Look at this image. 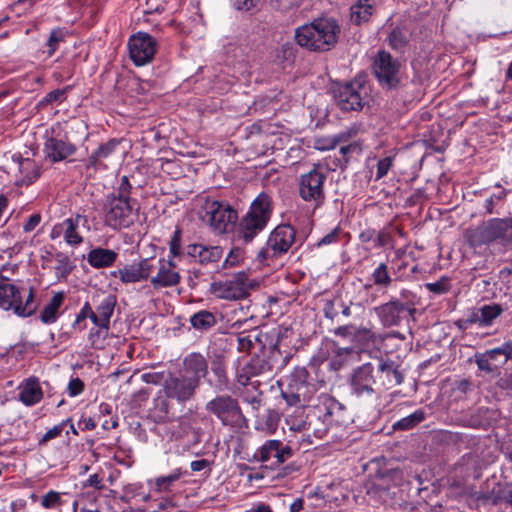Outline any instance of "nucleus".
Instances as JSON below:
<instances>
[{
    "label": "nucleus",
    "mask_w": 512,
    "mask_h": 512,
    "mask_svg": "<svg viewBox=\"0 0 512 512\" xmlns=\"http://www.w3.org/2000/svg\"><path fill=\"white\" fill-rule=\"evenodd\" d=\"M133 186L128 176H122L114 190L106 195L103 203L104 223L120 230L132 226L139 215L138 201L131 197Z\"/></svg>",
    "instance_id": "nucleus-1"
},
{
    "label": "nucleus",
    "mask_w": 512,
    "mask_h": 512,
    "mask_svg": "<svg viewBox=\"0 0 512 512\" xmlns=\"http://www.w3.org/2000/svg\"><path fill=\"white\" fill-rule=\"evenodd\" d=\"M340 27L332 18H319L295 31L297 43L311 51L325 52L337 43Z\"/></svg>",
    "instance_id": "nucleus-2"
},
{
    "label": "nucleus",
    "mask_w": 512,
    "mask_h": 512,
    "mask_svg": "<svg viewBox=\"0 0 512 512\" xmlns=\"http://www.w3.org/2000/svg\"><path fill=\"white\" fill-rule=\"evenodd\" d=\"M465 239L473 249L499 244L512 245V217L491 218L465 231Z\"/></svg>",
    "instance_id": "nucleus-3"
},
{
    "label": "nucleus",
    "mask_w": 512,
    "mask_h": 512,
    "mask_svg": "<svg viewBox=\"0 0 512 512\" xmlns=\"http://www.w3.org/2000/svg\"><path fill=\"white\" fill-rule=\"evenodd\" d=\"M308 378L309 372L305 367H295L285 383L278 382L281 397L288 406L304 408L310 405L317 393V387Z\"/></svg>",
    "instance_id": "nucleus-4"
},
{
    "label": "nucleus",
    "mask_w": 512,
    "mask_h": 512,
    "mask_svg": "<svg viewBox=\"0 0 512 512\" xmlns=\"http://www.w3.org/2000/svg\"><path fill=\"white\" fill-rule=\"evenodd\" d=\"M272 199L265 192L260 193L251 203L249 210L239 223V234L246 243L251 242L263 231L272 216Z\"/></svg>",
    "instance_id": "nucleus-5"
},
{
    "label": "nucleus",
    "mask_w": 512,
    "mask_h": 512,
    "mask_svg": "<svg viewBox=\"0 0 512 512\" xmlns=\"http://www.w3.org/2000/svg\"><path fill=\"white\" fill-rule=\"evenodd\" d=\"M372 73L385 90L398 89L405 80V62L386 50H379L373 58Z\"/></svg>",
    "instance_id": "nucleus-6"
},
{
    "label": "nucleus",
    "mask_w": 512,
    "mask_h": 512,
    "mask_svg": "<svg viewBox=\"0 0 512 512\" xmlns=\"http://www.w3.org/2000/svg\"><path fill=\"white\" fill-rule=\"evenodd\" d=\"M168 259L161 258L158 261V271L150 277V282L155 289L174 287L180 283V274L176 269L175 257L182 255V230L176 228L169 242Z\"/></svg>",
    "instance_id": "nucleus-7"
},
{
    "label": "nucleus",
    "mask_w": 512,
    "mask_h": 512,
    "mask_svg": "<svg viewBox=\"0 0 512 512\" xmlns=\"http://www.w3.org/2000/svg\"><path fill=\"white\" fill-rule=\"evenodd\" d=\"M351 394L358 400L374 403L381 398L382 390L378 388L375 367L364 363L353 370L349 378Z\"/></svg>",
    "instance_id": "nucleus-8"
},
{
    "label": "nucleus",
    "mask_w": 512,
    "mask_h": 512,
    "mask_svg": "<svg viewBox=\"0 0 512 512\" xmlns=\"http://www.w3.org/2000/svg\"><path fill=\"white\" fill-rule=\"evenodd\" d=\"M342 410L341 404L335 399L322 396V404L313 406L307 413L308 435L313 434L316 438H323L330 426L338 422L335 414Z\"/></svg>",
    "instance_id": "nucleus-9"
},
{
    "label": "nucleus",
    "mask_w": 512,
    "mask_h": 512,
    "mask_svg": "<svg viewBox=\"0 0 512 512\" xmlns=\"http://www.w3.org/2000/svg\"><path fill=\"white\" fill-rule=\"evenodd\" d=\"M366 94L365 78L363 76H357L348 82L337 83L333 87L335 102L345 112L362 109Z\"/></svg>",
    "instance_id": "nucleus-10"
},
{
    "label": "nucleus",
    "mask_w": 512,
    "mask_h": 512,
    "mask_svg": "<svg viewBox=\"0 0 512 512\" xmlns=\"http://www.w3.org/2000/svg\"><path fill=\"white\" fill-rule=\"evenodd\" d=\"M203 220L217 233H226L237 220V211L227 202L207 199L203 205Z\"/></svg>",
    "instance_id": "nucleus-11"
},
{
    "label": "nucleus",
    "mask_w": 512,
    "mask_h": 512,
    "mask_svg": "<svg viewBox=\"0 0 512 512\" xmlns=\"http://www.w3.org/2000/svg\"><path fill=\"white\" fill-rule=\"evenodd\" d=\"M326 178V173L316 166L300 176L299 196L303 201L310 203L314 209L321 207L325 202L324 183Z\"/></svg>",
    "instance_id": "nucleus-12"
},
{
    "label": "nucleus",
    "mask_w": 512,
    "mask_h": 512,
    "mask_svg": "<svg viewBox=\"0 0 512 512\" xmlns=\"http://www.w3.org/2000/svg\"><path fill=\"white\" fill-rule=\"evenodd\" d=\"M205 410L219 419L223 426L233 427L244 418L238 400L228 394L217 395L208 401Z\"/></svg>",
    "instance_id": "nucleus-13"
},
{
    "label": "nucleus",
    "mask_w": 512,
    "mask_h": 512,
    "mask_svg": "<svg viewBox=\"0 0 512 512\" xmlns=\"http://www.w3.org/2000/svg\"><path fill=\"white\" fill-rule=\"evenodd\" d=\"M296 241V231L289 224L278 225L269 235L266 247L261 250L258 257L264 261L278 258L286 254Z\"/></svg>",
    "instance_id": "nucleus-14"
},
{
    "label": "nucleus",
    "mask_w": 512,
    "mask_h": 512,
    "mask_svg": "<svg viewBox=\"0 0 512 512\" xmlns=\"http://www.w3.org/2000/svg\"><path fill=\"white\" fill-rule=\"evenodd\" d=\"M416 301L402 302L392 298L389 302L375 307L374 311L384 327L399 326L407 316L414 318Z\"/></svg>",
    "instance_id": "nucleus-15"
},
{
    "label": "nucleus",
    "mask_w": 512,
    "mask_h": 512,
    "mask_svg": "<svg viewBox=\"0 0 512 512\" xmlns=\"http://www.w3.org/2000/svg\"><path fill=\"white\" fill-rule=\"evenodd\" d=\"M250 287L248 274L241 271L225 281L213 282L211 292L221 299L240 300L249 295Z\"/></svg>",
    "instance_id": "nucleus-16"
},
{
    "label": "nucleus",
    "mask_w": 512,
    "mask_h": 512,
    "mask_svg": "<svg viewBox=\"0 0 512 512\" xmlns=\"http://www.w3.org/2000/svg\"><path fill=\"white\" fill-rule=\"evenodd\" d=\"M129 56L136 66L150 63L157 50V41L145 32L132 35L128 41Z\"/></svg>",
    "instance_id": "nucleus-17"
},
{
    "label": "nucleus",
    "mask_w": 512,
    "mask_h": 512,
    "mask_svg": "<svg viewBox=\"0 0 512 512\" xmlns=\"http://www.w3.org/2000/svg\"><path fill=\"white\" fill-rule=\"evenodd\" d=\"M199 386L180 372L177 375H170L163 384V391L167 399L175 400L184 404L192 400Z\"/></svg>",
    "instance_id": "nucleus-18"
},
{
    "label": "nucleus",
    "mask_w": 512,
    "mask_h": 512,
    "mask_svg": "<svg viewBox=\"0 0 512 512\" xmlns=\"http://www.w3.org/2000/svg\"><path fill=\"white\" fill-rule=\"evenodd\" d=\"M179 372L200 387L202 380L209 374L208 357L200 352L188 353L182 359Z\"/></svg>",
    "instance_id": "nucleus-19"
},
{
    "label": "nucleus",
    "mask_w": 512,
    "mask_h": 512,
    "mask_svg": "<svg viewBox=\"0 0 512 512\" xmlns=\"http://www.w3.org/2000/svg\"><path fill=\"white\" fill-rule=\"evenodd\" d=\"M293 456V450L289 445L280 440L266 441L256 452L255 457L261 462L272 460L271 467L279 466Z\"/></svg>",
    "instance_id": "nucleus-20"
},
{
    "label": "nucleus",
    "mask_w": 512,
    "mask_h": 512,
    "mask_svg": "<svg viewBox=\"0 0 512 512\" xmlns=\"http://www.w3.org/2000/svg\"><path fill=\"white\" fill-rule=\"evenodd\" d=\"M182 253L193 258L201 266L213 268L218 267V263L223 257V248L193 243L188 244Z\"/></svg>",
    "instance_id": "nucleus-21"
},
{
    "label": "nucleus",
    "mask_w": 512,
    "mask_h": 512,
    "mask_svg": "<svg viewBox=\"0 0 512 512\" xmlns=\"http://www.w3.org/2000/svg\"><path fill=\"white\" fill-rule=\"evenodd\" d=\"M398 365L390 359H379L375 378L379 389L388 390L402 384L404 376Z\"/></svg>",
    "instance_id": "nucleus-22"
},
{
    "label": "nucleus",
    "mask_w": 512,
    "mask_h": 512,
    "mask_svg": "<svg viewBox=\"0 0 512 512\" xmlns=\"http://www.w3.org/2000/svg\"><path fill=\"white\" fill-rule=\"evenodd\" d=\"M153 266L148 259L138 263L127 264L122 268L111 271L110 275L119 278L123 284L137 283L147 280L152 273Z\"/></svg>",
    "instance_id": "nucleus-23"
},
{
    "label": "nucleus",
    "mask_w": 512,
    "mask_h": 512,
    "mask_svg": "<svg viewBox=\"0 0 512 512\" xmlns=\"http://www.w3.org/2000/svg\"><path fill=\"white\" fill-rule=\"evenodd\" d=\"M76 146L61 138H48L44 145V152L47 159L51 162H60L73 155Z\"/></svg>",
    "instance_id": "nucleus-24"
},
{
    "label": "nucleus",
    "mask_w": 512,
    "mask_h": 512,
    "mask_svg": "<svg viewBox=\"0 0 512 512\" xmlns=\"http://www.w3.org/2000/svg\"><path fill=\"white\" fill-rule=\"evenodd\" d=\"M88 223L86 216L77 214L75 217L63 221L61 227L64 229V239L71 246H78L83 242V237L79 234L80 225Z\"/></svg>",
    "instance_id": "nucleus-25"
},
{
    "label": "nucleus",
    "mask_w": 512,
    "mask_h": 512,
    "mask_svg": "<svg viewBox=\"0 0 512 512\" xmlns=\"http://www.w3.org/2000/svg\"><path fill=\"white\" fill-rule=\"evenodd\" d=\"M376 11V0H358L350 8L351 22L361 25L369 22Z\"/></svg>",
    "instance_id": "nucleus-26"
},
{
    "label": "nucleus",
    "mask_w": 512,
    "mask_h": 512,
    "mask_svg": "<svg viewBox=\"0 0 512 512\" xmlns=\"http://www.w3.org/2000/svg\"><path fill=\"white\" fill-rule=\"evenodd\" d=\"M118 257V253L111 249L97 247L87 254V262L93 268H106L112 266Z\"/></svg>",
    "instance_id": "nucleus-27"
},
{
    "label": "nucleus",
    "mask_w": 512,
    "mask_h": 512,
    "mask_svg": "<svg viewBox=\"0 0 512 512\" xmlns=\"http://www.w3.org/2000/svg\"><path fill=\"white\" fill-rule=\"evenodd\" d=\"M18 297L19 289L0 274V307L4 310H14Z\"/></svg>",
    "instance_id": "nucleus-28"
},
{
    "label": "nucleus",
    "mask_w": 512,
    "mask_h": 512,
    "mask_svg": "<svg viewBox=\"0 0 512 512\" xmlns=\"http://www.w3.org/2000/svg\"><path fill=\"white\" fill-rule=\"evenodd\" d=\"M42 397L43 392L36 378L28 379L19 393V400L26 406H33L39 403Z\"/></svg>",
    "instance_id": "nucleus-29"
},
{
    "label": "nucleus",
    "mask_w": 512,
    "mask_h": 512,
    "mask_svg": "<svg viewBox=\"0 0 512 512\" xmlns=\"http://www.w3.org/2000/svg\"><path fill=\"white\" fill-rule=\"evenodd\" d=\"M205 420L206 417L200 415L182 416L180 418V427L187 434H191L193 444H199L202 441L203 429L197 424Z\"/></svg>",
    "instance_id": "nucleus-30"
},
{
    "label": "nucleus",
    "mask_w": 512,
    "mask_h": 512,
    "mask_svg": "<svg viewBox=\"0 0 512 512\" xmlns=\"http://www.w3.org/2000/svg\"><path fill=\"white\" fill-rule=\"evenodd\" d=\"M189 322L193 329L203 333L217 324V318L214 313L208 310H200L190 317Z\"/></svg>",
    "instance_id": "nucleus-31"
},
{
    "label": "nucleus",
    "mask_w": 512,
    "mask_h": 512,
    "mask_svg": "<svg viewBox=\"0 0 512 512\" xmlns=\"http://www.w3.org/2000/svg\"><path fill=\"white\" fill-rule=\"evenodd\" d=\"M64 299V292H57L53 295L40 314V319L44 324H52L57 320V313Z\"/></svg>",
    "instance_id": "nucleus-32"
},
{
    "label": "nucleus",
    "mask_w": 512,
    "mask_h": 512,
    "mask_svg": "<svg viewBox=\"0 0 512 512\" xmlns=\"http://www.w3.org/2000/svg\"><path fill=\"white\" fill-rule=\"evenodd\" d=\"M246 371L248 374L254 375L255 377H271L274 374L264 353L252 357L249 362L246 363Z\"/></svg>",
    "instance_id": "nucleus-33"
},
{
    "label": "nucleus",
    "mask_w": 512,
    "mask_h": 512,
    "mask_svg": "<svg viewBox=\"0 0 512 512\" xmlns=\"http://www.w3.org/2000/svg\"><path fill=\"white\" fill-rule=\"evenodd\" d=\"M269 365L274 373L282 370L289 362L291 355L288 352L283 353L280 350L278 342L269 348L267 352H264Z\"/></svg>",
    "instance_id": "nucleus-34"
},
{
    "label": "nucleus",
    "mask_w": 512,
    "mask_h": 512,
    "mask_svg": "<svg viewBox=\"0 0 512 512\" xmlns=\"http://www.w3.org/2000/svg\"><path fill=\"white\" fill-rule=\"evenodd\" d=\"M479 311L481 328H487L494 324V321L502 315L504 309L498 303H491L479 307Z\"/></svg>",
    "instance_id": "nucleus-35"
},
{
    "label": "nucleus",
    "mask_w": 512,
    "mask_h": 512,
    "mask_svg": "<svg viewBox=\"0 0 512 512\" xmlns=\"http://www.w3.org/2000/svg\"><path fill=\"white\" fill-rule=\"evenodd\" d=\"M350 137L347 132H341L336 135L321 136L315 139V148L321 151L334 149L338 144L346 142Z\"/></svg>",
    "instance_id": "nucleus-36"
},
{
    "label": "nucleus",
    "mask_w": 512,
    "mask_h": 512,
    "mask_svg": "<svg viewBox=\"0 0 512 512\" xmlns=\"http://www.w3.org/2000/svg\"><path fill=\"white\" fill-rule=\"evenodd\" d=\"M426 418V413L423 409H418L414 411L412 414L403 417L402 419L396 421L392 428L394 430H400V431H407L414 427H416L418 424L423 422Z\"/></svg>",
    "instance_id": "nucleus-37"
},
{
    "label": "nucleus",
    "mask_w": 512,
    "mask_h": 512,
    "mask_svg": "<svg viewBox=\"0 0 512 512\" xmlns=\"http://www.w3.org/2000/svg\"><path fill=\"white\" fill-rule=\"evenodd\" d=\"M237 341L240 352H250L257 342L262 345L261 333L257 329H253L248 333L241 332L238 335Z\"/></svg>",
    "instance_id": "nucleus-38"
},
{
    "label": "nucleus",
    "mask_w": 512,
    "mask_h": 512,
    "mask_svg": "<svg viewBox=\"0 0 512 512\" xmlns=\"http://www.w3.org/2000/svg\"><path fill=\"white\" fill-rule=\"evenodd\" d=\"M37 307L38 306L34 301V289L31 287L24 303L22 302L21 295L19 294L17 303H15L14 312L19 316L28 317L34 314Z\"/></svg>",
    "instance_id": "nucleus-39"
},
{
    "label": "nucleus",
    "mask_w": 512,
    "mask_h": 512,
    "mask_svg": "<svg viewBox=\"0 0 512 512\" xmlns=\"http://www.w3.org/2000/svg\"><path fill=\"white\" fill-rule=\"evenodd\" d=\"M119 141L111 139L108 142L101 144L99 148L90 156L91 164L97 165L103 160L109 158L115 151Z\"/></svg>",
    "instance_id": "nucleus-40"
},
{
    "label": "nucleus",
    "mask_w": 512,
    "mask_h": 512,
    "mask_svg": "<svg viewBox=\"0 0 512 512\" xmlns=\"http://www.w3.org/2000/svg\"><path fill=\"white\" fill-rule=\"evenodd\" d=\"M387 40L392 49L401 52L408 45L409 36L406 30L396 27L389 33Z\"/></svg>",
    "instance_id": "nucleus-41"
},
{
    "label": "nucleus",
    "mask_w": 512,
    "mask_h": 512,
    "mask_svg": "<svg viewBox=\"0 0 512 512\" xmlns=\"http://www.w3.org/2000/svg\"><path fill=\"white\" fill-rule=\"evenodd\" d=\"M371 278L376 286L382 288H388L393 281L386 263H380L372 272Z\"/></svg>",
    "instance_id": "nucleus-42"
},
{
    "label": "nucleus",
    "mask_w": 512,
    "mask_h": 512,
    "mask_svg": "<svg viewBox=\"0 0 512 512\" xmlns=\"http://www.w3.org/2000/svg\"><path fill=\"white\" fill-rule=\"evenodd\" d=\"M212 372L216 378L214 387L217 391L222 392L229 387V378L226 367L223 363H213Z\"/></svg>",
    "instance_id": "nucleus-43"
},
{
    "label": "nucleus",
    "mask_w": 512,
    "mask_h": 512,
    "mask_svg": "<svg viewBox=\"0 0 512 512\" xmlns=\"http://www.w3.org/2000/svg\"><path fill=\"white\" fill-rule=\"evenodd\" d=\"M116 299L112 295L104 297L97 306L96 312L100 315L101 322H106L109 325L110 318L114 312Z\"/></svg>",
    "instance_id": "nucleus-44"
},
{
    "label": "nucleus",
    "mask_w": 512,
    "mask_h": 512,
    "mask_svg": "<svg viewBox=\"0 0 512 512\" xmlns=\"http://www.w3.org/2000/svg\"><path fill=\"white\" fill-rule=\"evenodd\" d=\"M70 90V86H67L63 89H55L48 94L44 98H42L37 103L38 109H45L47 106L52 105L53 103H61L66 99V94Z\"/></svg>",
    "instance_id": "nucleus-45"
},
{
    "label": "nucleus",
    "mask_w": 512,
    "mask_h": 512,
    "mask_svg": "<svg viewBox=\"0 0 512 512\" xmlns=\"http://www.w3.org/2000/svg\"><path fill=\"white\" fill-rule=\"evenodd\" d=\"M55 272L56 276L60 278H66L72 271V265L67 255L59 252L55 255Z\"/></svg>",
    "instance_id": "nucleus-46"
},
{
    "label": "nucleus",
    "mask_w": 512,
    "mask_h": 512,
    "mask_svg": "<svg viewBox=\"0 0 512 512\" xmlns=\"http://www.w3.org/2000/svg\"><path fill=\"white\" fill-rule=\"evenodd\" d=\"M20 171L24 173L27 184L33 183L40 176V170L34 161L25 159L20 163Z\"/></svg>",
    "instance_id": "nucleus-47"
},
{
    "label": "nucleus",
    "mask_w": 512,
    "mask_h": 512,
    "mask_svg": "<svg viewBox=\"0 0 512 512\" xmlns=\"http://www.w3.org/2000/svg\"><path fill=\"white\" fill-rule=\"evenodd\" d=\"M354 348L353 347H343L337 348L335 350V355L331 359L330 365L334 370H339L353 355Z\"/></svg>",
    "instance_id": "nucleus-48"
},
{
    "label": "nucleus",
    "mask_w": 512,
    "mask_h": 512,
    "mask_svg": "<svg viewBox=\"0 0 512 512\" xmlns=\"http://www.w3.org/2000/svg\"><path fill=\"white\" fill-rule=\"evenodd\" d=\"M65 32L62 29H54L51 31L50 36L46 42L47 50L45 51L48 57L54 55L57 51L59 44L64 41Z\"/></svg>",
    "instance_id": "nucleus-49"
},
{
    "label": "nucleus",
    "mask_w": 512,
    "mask_h": 512,
    "mask_svg": "<svg viewBox=\"0 0 512 512\" xmlns=\"http://www.w3.org/2000/svg\"><path fill=\"white\" fill-rule=\"evenodd\" d=\"M280 421V414L275 410H268L264 416L263 422L260 424L261 429L269 433H274L277 430Z\"/></svg>",
    "instance_id": "nucleus-50"
},
{
    "label": "nucleus",
    "mask_w": 512,
    "mask_h": 512,
    "mask_svg": "<svg viewBox=\"0 0 512 512\" xmlns=\"http://www.w3.org/2000/svg\"><path fill=\"white\" fill-rule=\"evenodd\" d=\"M506 194L507 193L505 189L497 187V192L493 193L489 198L485 200L484 208L486 212L488 214L494 213L495 207L505 199Z\"/></svg>",
    "instance_id": "nucleus-51"
},
{
    "label": "nucleus",
    "mask_w": 512,
    "mask_h": 512,
    "mask_svg": "<svg viewBox=\"0 0 512 512\" xmlns=\"http://www.w3.org/2000/svg\"><path fill=\"white\" fill-rule=\"evenodd\" d=\"M61 505V494L54 490L48 491L41 499V506L46 509H53Z\"/></svg>",
    "instance_id": "nucleus-52"
},
{
    "label": "nucleus",
    "mask_w": 512,
    "mask_h": 512,
    "mask_svg": "<svg viewBox=\"0 0 512 512\" xmlns=\"http://www.w3.org/2000/svg\"><path fill=\"white\" fill-rule=\"evenodd\" d=\"M181 472L175 471L167 476L158 477L155 481V485L158 491H168L177 480H179Z\"/></svg>",
    "instance_id": "nucleus-53"
},
{
    "label": "nucleus",
    "mask_w": 512,
    "mask_h": 512,
    "mask_svg": "<svg viewBox=\"0 0 512 512\" xmlns=\"http://www.w3.org/2000/svg\"><path fill=\"white\" fill-rule=\"evenodd\" d=\"M244 259V252L240 248H233L225 258L221 269L233 267L239 264Z\"/></svg>",
    "instance_id": "nucleus-54"
},
{
    "label": "nucleus",
    "mask_w": 512,
    "mask_h": 512,
    "mask_svg": "<svg viewBox=\"0 0 512 512\" xmlns=\"http://www.w3.org/2000/svg\"><path fill=\"white\" fill-rule=\"evenodd\" d=\"M425 286L430 292L435 294L447 293L451 287L449 279L446 277H442L438 281L433 283H427Z\"/></svg>",
    "instance_id": "nucleus-55"
},
{
    "label": "nucleus",
    "mask_w": 512,
    "mask_h": 512,
    "mask_svg": "<svg viewBox=\"0 0 512 512\" xmlns=\"http://www.w3.org/2000/svg\"><path fill=\"white\" fill-rule=\"evenodd\" d=\"M394 163V156H386L382 159H380L377 163V171H376V178L375 180H380L383 177H385L390 170V168L393 166Z\"/></svg>",
    "instance_id": "nucleus-56"
},
{
    "label": "nucleus",
    "mask_w": 512,
    "mask_h": 512,
    "mask_svg": "<svg viewBox=\"0 0 512 512\" xmlns=\"http://www.w3.org/2000/svg\"><path fill=\"white\" fill-rule=\"evenodd\" d=\"M66 422L67 421H63L62 423L49 429L39 440V444H46L48 441L60 436L63 429L65 428Z\"/></svg>",
    "instance_id": "nucleus-57"
},
{
    "label": "nucleus",
    "mask_w": 512,
    "mask_h": 512,
    "mask_svg": "<svg viewBox=\"0 0 512 512\" xmlns=\"http://www.w3.org/2000/svg\"><path fill=\"white\" fill-rule=\"evenodd\" d=\"M82 486L83 488L92 487L97 491H101L105 487L103 483V477L98 473L90 475L88 479L82 483Z\"/></svg>",
    "instance_id": "nucleus-58"
},
{
    "label": "nucleus",
    "mask_w": 512,
    "mask_h": 512,
    "mask_svg": "<svg viewBox=\"0 0 512 512\" xmlns=\"http://www.w3.org/2000/svg\"><path fill=\"white\" fill-rule=\"evenodd\" d=\"M475 362L479 370L484 371L486 373L494 372L495 368L491 365V361L488 360L484 353H476L475 354Z\"/></svg>",
    "instance_id": "nucleus-59"
},
{
    "label": "nucleus",
    "mask_w": 512,
    "mask_h": 512,
    "mask_svg": "<svg viewBox=\"0 0 512 512\" xmlns=\"http://www.w3.org/2000/svg\"><path fill=\"white\" fill-rule=\"evenodd\" d=\"M340 234H341V229L339 227L334 228L331 232H329L327 235L322 237L317 242V246L321 247L324 245H330L333 243H337L339 241Z\"/></svg>",
    "instance_id": "nucleus-60"
},
{
    "label": "nucleus",
    "mask_w": 512,
    "mask_h": 512,
    "mask_svg": "<svg viewBox=\"0 0 512 512\" xmlns=\"http://www.w3.org/2000/svg\"><path fill=\"white\" fill-rule=\"evenodd\" d=\"M339 300L332 299V300H325L324 307H323V313L325 318L334 320L338 315V310L336 309V305Z\"/></svg>",
    "instance_id": "nucleus-61"
},
{
    "label": "nucleus",
    "mask_w": 512,
    "mask_h": 512,
    "mask_svg": "<svg viewBox=\"0 0 512 512\" xmlns=\"http://www.w3.org/2000/svg\"><path fill=\"white\" fill-rule=\"evenodd\" d=\"M68 394L71 397H75L81 394L84 390V383L80 378H73L68 383Z\"/></svg>",
    "instance_id": "nucleus-62"
},
{
    "label": "nucleus",
    "mask_w": 512,
    "mask_h": 512,
    "mask_svg": "<svg viewBox=\"0 0 512 512\" xmlns=\"http://www.w3.org/2000/svg\"><path fill=\"white\" fill-rule=\"evenodd\" d=\"M92 308L88 302H86L83 307L81 308L79 314L76 317V320L74 322V327H79L80 330L84 329L85 326H81V323L85 321L90 314H92Z\"/></svg>",
    "instance_id": "nucleus-63"
},
{
    "label": "nucleus",
    "mask_w": 512,
    "mask_h": 512,
    "mask_svg": "<svg viewBox=\"0 0 512 512\" xmlns=\"http://www.w3.org/2000/svg\"><path fill=\"white\" fill-rule=\"evenodd\" d=\"M259 0H233V5L237 10L249 11L256 7Z\"/></svg>",
    "instance_id": "nucleus-64"
}]
</instances>
